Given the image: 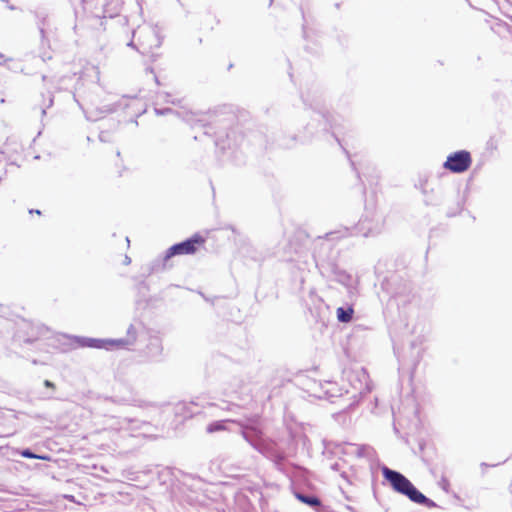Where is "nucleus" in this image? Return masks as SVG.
<instances>
[{
    "mask_svg": "<svg viewBox=\"0 0 512 512\" xmlns=\"http://www.w3.org/2000/svg\"><path fill=\"white\" fill-rule=\"evenodd\" d=\"M231 422L237 423L241 427V435L249 445L264 457L273 461L277 469L282 470L285 455L278 450L273 440L265 438L263 432L254 425H248L243 421L232 420Z\"/></svg>",
    "mask_w": 512,
    "mask_h": 512,
    "instance_id": "1",
    "label": "nucleus"
},
{
    "mask_svg": "<svg viewBox=\"0 0 512 512\" xmlns=\"http://www.w3.org/2000/svg\"><path fill=\"white\" fill-rule=\"evenodd\" d=\"M338 257L339 250L332 247L329 242H324L314 255L316 267L322 277L349 286L351 275L339 268Z\"/></svg>",
    "mask_w": 512,
    "mask_h": 512,
    "instance_id": "2",
    "label": "nucleus"
},
{
    "mask_svg": "<svg viewBox=\"0 0 512 512\" xmlns=\"http://www.w3.org/2000/svg\"><path fill=\"white\" fill-rule=\"evenodd\" d=\"M137 340V332L134 325H130L127 329L125 338L119 339H97L89 337H75V341L81 347L115 350V349H129L134 345Z\"/></svg>",
    "mask_w": 512,
    "mask_h": 512,
    "instance_id": "3",
    "label": "nucleus"
},
{
    "mask_svg": "<svg viewBox=\"0 0 512 512\" xmlns=\"http://www.w3.org/2000/svg\"><path fill=\"white\" fill-rule=\"evenodd\" d=\"M381 471L384 479L389 482L396 492L407 496L412 501L418 489L407 477L396 470L388 468L387 466H383Z\"/></svg>",
    "mask_w": 512,
    "mask_h": 512,
    "instance_id": "4",
    "label": "nucleus"
},
{
    "mask_svg": "<svg viewBox=\"0 0 512 512\" xmlns=\"http://www.w3.org/2000/svg\"><path fill=\"white\" fill-rule=\"evenodd\" d=\"M314 122H317L319 124V126H321V129L323 131H328V130L332 131V135L334 136L336 141L339 143V145L342 147L343 151L345 152V154L349 158L350 164H351L352 168L359 175V172L357 171V168L355 166V162L353 160H351L349 152L343 147L342 142H341V140L339 139V137L337 135V129L340 126V124L338 123L337 119L333 115H331L329 113H324V112H321V111L314 112V115H313V118H312V123H309L307 125V129L311 133H313V130L315 128L314 127Z\"/></svg>",
    "mask_w": 512,
    "mask_h": 512,
    "instance_id": "5",
    "label": "nucleus"
},
{
    "mask_svg": "<svg viewBox=\"0 0 512 512\" xmlns=\"http://www.w3.org/2000/svg\"><path fill=\"white\" fill-rule=\"evenodd\" d=\"M136 33L139 34V47L137 50L141 54L152 53L154 49H157L162 44V39L159 35V31L156 27L148 26L140 28L138 31H133V37Z\"/></svg>",
    "mask_w": 512,
    "mask_h": 512,
    "instance_id": "6",
    "label": "nucleus"
},
{
    "mask_svg": "<svg viewBox=\"0 0 512 512\" xmlns=\"http://www.w3.org/2000/svg\"><path fill=\"white\" fill-rule=\"evenodd\" d=\"M204 238L199 234H195L192 237L172 245L166 251V259H171L178 255H191L194 254L198 247L204 243Z\"/></svg>",
    "mask_w": 512,
    "mask_h": 512,
    "instance_id": "7",
    "label": "nucleus"
},
{
    "mask_svg": "<svg viewBox=\"0 0 512 512\" xmlns=\"http://www.w3.org/2000/svg\"><path fill=\"white\" fill-rule=\"evenodd\" d=\"M471 163L470 153L466 150H460L450 154L443 166L453 173H463L469 169Z\"/></svg>",
    "mask_w": 512,
    "mask_h": 512,
    "instance_id": "8",
    "label": "nucleus"
},
{
    "mask_svg": "<svg viewBox=\"0 0 512 512\" xmlns=\"http://www.w3.org/2000/svg\"><path fill=\"white\" fill-rule=\"evenodd\" d=\"M144 353L150 361H159L163 353L161 338L157 335L150 336Z\"/></svg>",
    "mask_w": 512,
    "mask_h": 512,
    "instance_id": "9",
    "label": "nucleus"
},
{
    "mask_svg": "<svg viewBox=\"0 0 512 512\" xmlns=\"http://www.w3.org/2000/svg\"><path fill=\"white\" fill-rule=\"evenodd\" d=\"M383 225H384V216L382 213H378V212H375V214L373 215L371 223H370V220H368V216H365V218L362 220L363 228H367V233H365L366 236L368 234L374 235L376 233H379L381 231Z\"/></svg>",
    "mask_w": 512,
    "mask_h": 512,
    "instance_id": "10",
    "label": "nucleus"
},
{
    "mask_svg": "<svg viewBox=\"0 0 512 512\" xmlns=\"http://www.w3.org/2000/svg\"><path fill=\"white\" fill-rule=\"evenodd\" d=\"M170 259H166V254L163 257H158L151 261L149 264L142 267L143 276H150L153 273L161 272L167 269L168 261Z\"/></svg>",
    "mask_w": 512,
    "mask_h": 512,
    "instance_id": "11",
    "label": "nucleus"
},
{
    "mask_svg": "<svg viewBox=\"0 0 512 512\" xmlns=\"http://www.w3.org/2000/svg\"><path fill=\"white\" fill-rule=\"evenodd\" d=\"M296 498L302 503L314 508L317 512H323V505L319 497L313 494L296 493Z\"/></svg>",
    "mask_w": 512,
    "mask_h": 512,
    "instance_id": "12",
    "label": "nucleus"
},
{
    "mask_svg": "<svg viewBox=\"0 0 512 512\" xmlns=\"http://www.w3.org/2000/svg\"><path fill=\"white\" fill-rule=\"evenodd\" d=\"M43 329L41 328H35L31 327L30 332L27 333V336H22L20 334V331L15 335V341L17 342H24V343H32L39 339V335L42 332Z\"/></svg>",
    "mask_w": 512,
    "mask_h": 512,
    "instance_id": "13",
    "label": "nucleus"
},
{
    "mask_svg": "<svg viewBox=\"0 0 512 512\" xmlns=\"http://www.w3.org/2000/svg\"><path fill=\"white\" fill-rule=\"evenodd\" d=\"M337 319L341 323H349L353 319L354 309L352 306H341L336 311Z\"/></svg>",
    "mask_w": 512,
    "mask_h": 512,
    "instance_id": "14",
    "label": "nucleus"
},
{
    "mask_svg": "<svg viewBox=\"0 0 512 512\" xmlns=\"http://www.w3.org/2000/svg\"><path fill=\"white\" fill-rule=\"evenodd\" d=\"M412 502L414 503H417V504H420V505H423L425 507H428V508H434V507H437V504L429 499L428 497H426L422 492H420L419 490L416 492V494L414 495L413 499H412Z\"/></svg>",
    "mask_w": 512,
    "mask_h": 512,
    "instance_id": "15",
    "label": "nucleus"
},
{
    "mask_svg": "<svg viewBox=\"0 0 512 512\" xmlns=\"http://www.w3.org/2000/svg\"><path fill=\"white\" fill-rule=\"evenodd\" d=\"M373 452V448L369 445H355V454L358 457H370Z\"/></svg>",
    "mask_w": 512,
    "mask_h": 512,
    "instance_id": "16",
    "label": "nucleus"
},
{
    "mask_svg": "<svg viewBox=\"0 0 512 512\" xmlns=\"http://www.w3.org/2000/svg\"><path fill=\"white\" fill-rule=\"evenodd\" d=\"M344 464V461H336L333 464H331L330 468L335 472H340L341 477L350 483L347 472L343 470Z\"/></svg>",
    "mask_w": 512,
    "mask_h": 512,
    "instance_id": "17",
    "label": "nucleus"
},
{
    "mask_svg": "<svg viewBox=\"0 0 512 512\" xmlns=\"http://www.w3.org/2000/svg\"><path fill=\"white\" fill-rule=\"evenodd\" d=\"M224 429H225L224 421H214L207 426L206 431L208 433H214L216 431H221Z\"/></svg>",
    "mask_w": 512,
    "mask_h": 512,
    "instance_id": "18",
    "label": "nucleus"
},
{
    "mask_svg": "<svg viewBox=\"0 0 512 512\" xmlns=\"http://www.w3.org/2000/svg\"><path fill=\"white\" fill-rule=\"evenodd\" d=\"M20 454L25 457V458H28V459H43V457H40L38 455H36L31 449L29 448H26V449H23Z\"/></svg>",
    "mask_w": 512,
    "mask_h": 512,
    "instance_id": "19",
    "label": "nucleus"
},
{
    "mask_svg": "<svg viewBox=\"0 0 512 512\" xmlns=\"http://www.w3.org/2000/svg\"><path fill=\"white\" fill-rule=\"evenodd\" d=\"M155 112L157 115H167V114H176V115H179V112L171 109V108H163V109H160V108H155Z\"/></svg>",
    "mask_w": 512,
    "mask_h": 512,
    "instance_id": "20",
    "label": "nucleus"
},
{
    "mask_svg": "<svg viewBox=\"0 0 512 512\" xmlns=\"http://www.w3.org/2000/svg\"><path fill=\"white\" fill-rule=\"evenodd\" d=\"M439 486L445 491L449 492L450 482L446 477H442L439 481Z\"/></svg>",
    "mask_w": 512,
    "mask_h": 512,
    "instance_id": "21",
    "label": "nucleus"
},
{
    "mask_svg": "<svg viewBox=\"0 0 512 512\" xmlns=\"http://www.w3.org/2000/svg\"><path fill=\"white\" fill-rule=\"evenodd\" d=\"M44 385H45L46 387H48V388H54V387H55V386H54V383H53V382H51L50 380H45V381H44Z\"/></svg>",
    "mask_w": 512,
    "mask_h": 512,
    "instance_id": "22",
    "label": "nucleus"
},
{
    "mask_svg": "<svg viewBox=\"0 0 512 512\" xmlns=\"http://www.w3.org/2000/svg\"><path fill=\"white\" fill-rule=\"evenodd\" d=\"M480 466H481V468H482V469H485V468H487V467H494V466H496V465H495V464H493V465H489V464H487V463H485V462H482V463L480 464Z\"/></svg>",
    "mask_w": 512,
    "mask_h": 512,
    "instance_id": "23",
    "label": "nucleus"
},
{
    "mask_svg": "<svg viewBox=\"0 0 512 512\" xmlns=\"http://www.w3.org/2000/svg\"><path fill=\"white\" fill-rule=\"evenodd\" d=\"M184 119H185L186 121H188V122H189V121H191V120H192V114H190V113H186V115H185Z\"/></svg>",
    "mask_w": 512,
    "mask_h": 512,
    "instance_id": "24",
    "label": "nucleus"
},
{
    "mask_svg": "<svg viewBox=\"0 0 512 512\" xmlns=\"http://www.w3.org/2000/svg\"><path fill=\"white\" fill-rule=\"evenodd\" d=\"M127 45H128L129 47L136 48V49L139 47V46H135V44H134V41H133V40H132V41H130Z\"/></svg>",
    "mask_w": 512,
    "mask_h": 512,
    "instance_id": "25",
    "label": "nucleus"
},
{
    "mask_svg": "<svg viewBox=\"0 0 512 512\" xmlns=\"http://www.w3.org/2000/svg\"><path fill=\"white\" fill-rule=\"evenodd\" d=\"M346 509H347L348 511H350V512H356L355 508H354V507H352V506H349V505H348V506H346Z\"/></svg>",
    "mask_w": 512,
    "mask_h": 512,
    "instance_id": "26",
    "label": "nucleus"
},
{
    "mask_svg": "<svg viewBox=\"0 0 512 512\" xmlns=\"http://www.w3.org/2000/svg\"><path fill=\"white\" fill-rule=\"evenodd\" d=\"M29 212H30V213H34V214H39V215L41 214V211H40V210H33V209H32V210H30Z\"/></svg>",
    "mask_w": 512,
    "mask_h": 512,
    "instance_id": "27",
    "label": "nucleus"
},
{
    "mask_svg": "<svg viewBox=\"0 0 512 512\" xmlns=\"http://www.w3.org/2000/svg\"><path fill=\"white\" fill-rule=\"evenodd\" d=\"M123 421H124V423H125L126 425H128V424H129L130 422H132L133 420H132V419H128V418H124V420H123Z\"/></svg>",
    "mask_w": 512,
    "mask_h": 512,
    "instance_id": "28",
    "label": "nucleus"
},
{
    "mask_svg": "<svg viewBox=\"0 0 512 512\" xmlns=\"http://www.w3.org/2000/svg\"><path fill=\"white\" fill-rule=\"evenodd\" d=\"M130 261H131V260H130V258H129L128 256H126V258H125V263H126V264H129V263H130Z\"/></svg>",
    "mask_w": 512,
    "mask_h": 512,
    "instance_id": "29",
    "label": "nucleus"
},
{
    "mask_svg": "<svg viewBox=\"0 0 512 512\" xmlns=\"http://www.w3.org/2000/svg\"><path fill=\"white\" fill-rule=\"evenodd\" d=\"M215 145L219 146V141L218 140L215 141Z\"/></svg>",
    "mask_w": 512,
    "mask_h": 512,
    "instance_id": "30",
    "label": "nucleus"
},
{
    "mask_svg": "<svg viewBox=\"0 0 512 512\" xmlns=\"http://www.w3.org/2000/svg\"><path fill=\"white\" fill-rule=\"evenodd\" d=\"M40 32H41V34H44V29H43V28H41V29H40Z\"/></svg>",
    "mask_w": 512,
    "mask_h": 512,
    "instance_id": "31",
    "label": "nucleus"
},
{
    "mask_svg": "<svg viewBox=\"0 0 512 512\" xmlns=\"http://www.w3.org/2000/svg\"><path fill=\"white\" fill-rule=\"evenodd\" d=\"M422 193L425 194L426 190L422 187Z\"/></svg>",
    "mask_w": 512,
    "mask_h": 512,
    "instance_id": "32",
    "label": "nucleus"
},
{
    "mask_svg": "<svg viewBox=\"0 0 512 512\" xmlns=\"http://www.w3.org/2000/svg\"><path fill=\"white\" fill-rule=\"evenodd\" d=\"M273 0H270V3H272Z\"/></svg>",
    "mask_w": 512,
    "mask_h": 512,
    "instance_id": "33",
    "label": "nucleus"
}]
</instances>
